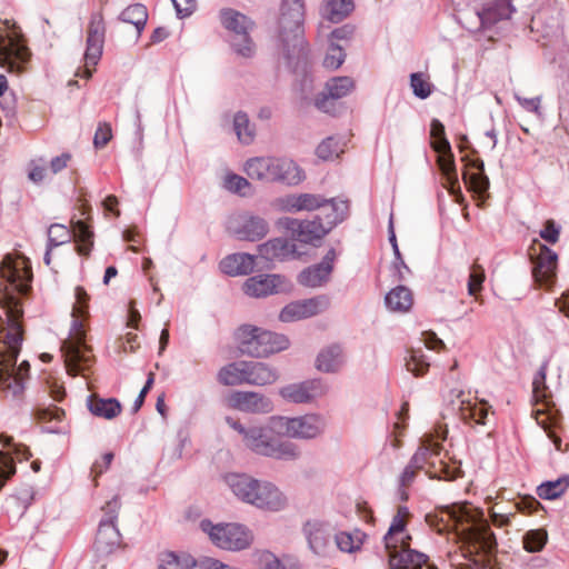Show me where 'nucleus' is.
<instances>
[{"label":"nucleus","mask_w":569,"mask_h":569,"mask_svg":"<svg viewBox=\"0 0 569 569\" xmlns=\"http://www.w3.org/2000/svg\"><path fill=\"white\" fill-rule=\"evenodd\" d=\"M345 49L341 46L331 42L323 59V66L327 69L336 70L345 62Z\"/></svg>","instance_id":"obj_55"},{"label":"nucleus","mask_w":569,"mask_h":569,"mask_svg":"<svg viewBox=\"0 0 569 569\" xmlns=\"http://www.w3.org/2000/svg\"><path fill=\"white\" fill-rule=\"evenodd\" d=\"M342 151L339 141L335 137L322 140L316 149L317 156L322 160H332Z\"/></svg>","instance_id":"obj_52"},{"label":"nucleus","mask_w":569,"mask_h":569,"mask_svg":"<svg viewBox=\"0 0 569 569\" xmlns=\"http://www.w3.org/2000/svg\"><path fill=\"white\" fill-rule=\"evenodd\" d=\"M302 535L309 550L317 557L331 558L335 555V528L325 520L312 518L303 522Z\"/></svg>","instance_id":"obj_14"},{"label":"nucleus","mask_w":569,"mask_h":569,"mask_svg":"<svg viewBox=\"0 0 569 569\" xmlns=\"http://www.w3.org/2000/svg\"><path fill=\"white\" fill-rule=\"evenodd\" d=\"M92 231L81 220L73 224L72 232L60 223H53L48 228V242L49 249H53L64 244L73 237L77 242V249L80 254H88L92 247Z\"/></svg>","instance_id":"obj_16"},{"label":"nucleus","mask_w":569,"mask_h":569,"mask_svg":"<svg viewBox=\"0 0 569 569\" xmlns=\"http://www.w3.org/2000/svg\"><path fill=\"white\" fill-rule=\"evenodd\" d=\"M469 167H472L478 170L475 173H463V180L466 183H469L478 193H485L489 188V179L485 174V163L480 159L470 160L468 163Z\"/></svg>","instance_id":"obj_45"},{"label":"nucleus","mask_w":569,"mask_h":569,"mask_svg":"<svg viewBox=\"0 0 569 569\" xmlns=\"http://www.w3.org/2000/svg\"><path fill=\"white\" fill-rule=\"evenodd\" d=\"M356 88L355 80L348 76L333 77L326 82L325 91L333 99H342Z\"/></svg>","instance_id":"obj_46"},{"label":"nucleus","mask_w":569,"mask_h":569,"mask_svg":"<svg viewBox=\"0 0 569 569\" xmlns=\"http://www.w3.org/2000/svg\"><path fill=\"white\" fill-rule=\"evenodd\" d=\"M87 407L93 416L107 420L116 418L122 410L121 403L116 398L106 399L96 395L87 398Z\"/></svg>","instance_id":"obj_38"},{"label":"nucleus","mask_w":569,"mask_h":569,"mask_svg":"<svg viewBox=\"0 0 569 569\" xmlns=\"http://www.w3.org/2000/svg\"><path fill=\"white\" fill-rule=\"evenodd\" d=\"M224 481L239 500L252 505L254 491L258 488L256 478L246 473H229L224 477Z\"/></svg>","instance_id":"obj_35"},{"label":"nucleus","mask_w":569,"mask_h":569,"mask_svg":"<svg viewBox=\"0 0 569 569\" xmlns=\"http://www.w3.org/2000/svg\"><path fill=\"white\" fill-rule=\"evenodd\" d=\"M548 540V533L543 529H532L523 535V548L528 552H539L543 549Z\"/></svg>","instance_id":"obj_49"},{"label":"nucleus","mask_w":569,"mask_h":569,"mask_svg":"<svg viewBox=\"0 0 569 569\" xmlns=\"http://www.w3.org/2000/svg\"><path fill=\"white\" fill-rule=\"evenodd\" d=\"M515 99L523 110L532 112L537 116H541V97L525 98L518 93H515Z\"/></svg>","instance_id":"obj_60"},{"label":"nucleus","mask_w":569,"mask_h":569,"mask_svg":"<svg viewBox=\"0 0 569 569\" xmlns=\"http://www.w3.org/2000/svg\"><path fill=\"white\" fill-rule=\"evenodd\" d=\"M547 368L548 362L545 361L533 377L532 393L536 401H545L548 397L546 386Z\"/></svg>","instance_id":"obj_53"},{"label":"nucleus","mask_w":569,"mask_h":569,"mask_svg":"<svg viewBox=\"0 0 569 569\" xmlns=\"http://www.w3.org/2000/svg\"><path fill=\"white\" fill-rule=\"evenodd\" d=\"M111 128L108 124H100L94 133L93 144L97 149L103 148L111 139Z\"/></svg>","instance_id":"obj_64"},{"label":"nucleus","mask_w":569,"mask_h":569,"mask_svg":"<svg viewBox=\"0 0 569 569\" xmlns=\"http://www.w3.org/2000/svg\"><path fill=\"white\" fill-rule=\"evenodd\" d=\"M229 407L248 413L266 415L273 410L272 400L254 391H232L228 397Z\"/></svg>","instance_id":"obj_26"},{"label":"nucleus","mask_w":569,"mask_h":569,"mask_svg":"<svg viewBox=\"0 0 569 569\" xmlns=\"http://www.w3.org/2000/svg\"><path fill=\"white\" fill-rule=\"evenodd\" d=\"M386 550L390 569H437L429 563L427 555L409 548V541Z\"/></svg>","instance_id":"obj_25"},{"label":"nucleus","mask_w":569,"mask_h":569,"mask_svg":"<svg viewBox=\"0 0 569 569\" xmlns=\"http://www.w3.org/2000/svg\"><path fill=\"white\" fill-rule=\"evenodd\" d=\"M345 365L343 348L338 343H332L322 348L315 361L318 371L325 373L338 372Z\"/></svg>","instance_id":"obj_34"},{"label":"nucleus","mask_w":569,"mask_h":569,"mask_svg":"<svg viewBox=\"0 0 569 569\" xmlns=\"http://www.w3.org/2000/svg\"><path fill=\"white\" fill-rule=\"evenodd\" d=\"M236 336L240 352L254 358L268 357L289 347V340L284 335L250 325L241 326Z\"/></svg>","instance_id":"obj_9"},{"label":"nucleus","mask_w":569,"mask_h":569,"mask_svg":"<svg viewBox=\"0 0 569 569\" xmlns=\"http://www.w3.org/2000/svg\"><path fill=\"white\" fill-rule=\"evenodd\" d=\"M196 565V559L190 555L164 551L160 553L158 569H192Z\"/></svg>","instance_id":"obj_44"},{"label":"nucleus","mask_w":569,"mask_h":569,"mask_svg":"<svg viewBox=\"0 0 569 569\" xmlns=\"http://www.w3.org/2000/svg\"><path fill=\"white\" fill-rule=\"evenodd\" d=\"M278 226L289 231L296 240L305 243L320 240L330 232L320 216H316L311 220L284 217L278 220Z\"/></svg>","instance_id":"obj_19"},{"label":"nucleus","mask_w":569,"mask_h":569,"mask_svg":"<svg viewBox=\"0 0 569 569\" xmlns=\"http://www.w3.org/2000/svg\"><path fill=\"white\" fill-rule=\"evenodd\" d=\"M121 535L113 521L100 520L94 550L99 556H108L120 546Z\"/></svg>","instance_id":"obj_31"},{"label":"nucleus","mask_w":569,"mask_h":569,"mask_svg":"<svg viewBox=\"0 0 569 569\" xmlns=\"http://www.w3.org/2000/svg\"><path fill=\"white\" fill-rule=\"evenodd\" d=\"M220 19L222 26L233 33L230 42L234 52L240 57L251 58L256 52V46L249 36L254 26L253 21L233 9L221 10Z\"/></svg>","instance_id":"obj_12"},{"label":"nucleus","mask_w":569,"mask_h":569,"mask_svg":"<svg viewBox=\"0 0 569 569\" xmlns=\"http://www.w3.org/2000/svg\"><path fill=\"white\" fill-rule=\"evenodd\" d=\"M299 193H289L276 198L272 201V207L280 212L297 213L300 212Z\"/></svg>","instance_id":"obj_54"},{"label":"nucleus","mask_w":569,"mask_h":569,"mask_svg":"<svg viewBox=\"0 0 569 569\" xmlns=\"http://www.w3.org/2000/svg\"><path fill=\"white\" fill-rule=\"evenodd\" d=\"M305 180L303 170L290 158L274 157L272 183L297 186Z\"/></svg>","instance_id":"obj_32"},{"label":"nucleus","mask_w":569,"mask_h":569,"mask_svg":"<svg viewBox=\"0 0 569 569\" xmlns=\"http://www.w3.org/2000/svg\"><path fill=\"white\" fill-rule=\"evenodd\" d=\"M0 277L4 281L0 288V387L12 397H18L24 389V378L30 365L23 360L17 367V358L23 339V309L20 296L30 289L31 273L23 262L6 257L0 264Z\"/></svg>","instance_id":"obj_1"},{"label":"nucleus","mask_w":569,"mask_h":569,"mask_svg":"<svg viewBox=\"0 0 569 569\" xmlns=\"http://www.w3.org/2000/svg\"><path fill=\"white\" fill-rule=\"evenodd\" d=\"M515 11L511 0H473L459 19L470 32L487 31L498 22L509 20Z\"/></svg>","instance_id":"obj_8"},{"label":"nucleus","mask_w":569,"mask_h":569,"mask_svg":"<svg viewBox=\"0 0 569 569\" xmlns=\"http://www.w3.org/2000/svg\"><path fill=\"white\" fill-rule=\"evenodd\" d=\"M427 521L438 532L453 530L463 543L478 547L489 553L497 547L496 536L490 529L483 512L468 503H452L442 507L439 515H428Z\"/></svg>","instance_id":"obj_2"},{"label":"nucleus","mask_w":569,"mask_h":569,"mask_svg":"<svg viewBox=\"0 0 569 569\" xmlns=\"http://www.w3.org/2000/svg\"><path fill=\"white\" fill-rule=\"evenodd\" d=\"M300 211L318 210L326 204L327 198L317 193H299Z\"/></svg>","instance_id":"obj_57"},{"label":"nucleus","mask_w":569,"mask_h":569,"mask_svg":"<svg viewBox=\"0 0 569 569\" xmlns=\"http://www.w3.org/2000/svg\"><path fill=\"white\" fill-rule=\"evenodd\" d=\"M232 124L237 139L240 143L248 146L253 142L256 137L254 124L250 122L246 112H236L233 116Z\"/></svg>","instance_id":"obj_43"},{"label":"nucleus","mask_w":569,"mask_h":569,"mask_svg":"<svg viewBox=\"0 0 569 569\" xmlns=\"http://www.w3.org/2000/svg\"><path fill=\"white\" fill-rule=\"evenodd\" d=\"M559 234L560 227L553 220H548L540 231V237L549 243H556L559 240Z\"/></svg>","instance_id":"obj_62"},{"label":"nucleus","mask_w":569,"mask_h":569,"mask_svg":"<svg viewBox=\"0 0 569 569\" xmlns=\"http://www.w3.org/2000/svg\"><path fill=\"white\" fill-rule=\"evenodd\" d=\"M431 147L438 153L437 163L446 179L449 192L457 196V199L462 198L450 142L446 137H435L431 138Z\"/></svg>","instance_id":"obj_20"},{"label":"nucleus","mask_w":569,"mask_h":569,"mask_svg":"<svg viewBox=\"0 0 569 569\" xmlns=\"http://www.w3.org/2000/svg\"><path fill=\"white\" fill-rule=\"evenodd\" d=\"M410 517V511L406 506H399L397 513L392 517L388 531L383 536L386 549H392L398 545L408 542L411 537L406 532L407 520Z\"/></svg>","instance_id":"obj_29"},{"label":"nucleus","mask_w":569,"mask_h":569,"mask_svg":"<svg viewBox=\"0 0 569 569\" xmlns=\"http://www.w3.org/2000/svg\"><path fill=\"white\" fill-rule=\"evenodd\" d=\"M223 187L232 192L242 197L248 196L251 191V183L244 177L236 173H228L223 179Z\"/></svg>","instance_id":"obj_51"},{"label":"nucleus","mask_w":569,"mask_h":569,"mask_svg":"<svg viewBox=\"0 0 569 569\" xmlns=\"http://www.w3.org/2000/svg\"><path fill=\"white\" fill-rule=\"evenodd\" d=\"M429 361L421 349L411 351L410 357L406 359V368L416 377L423 376L429 369Z\"/></svg>","instance_id":"obj_50"},{"label":"nucleus","mask_w":569,"mask_h":569,"mask_svg":"<svg viewBox=\"0 0 569 569\" xmlns=\"http://www.w3.org/2000/svg\"><path fill=\"white\" fill-rule=\"evenodd\" d=\"M440 450L441 446L439 442L433 441L431 438H426L409 462L420 470L426 465H433V458L439 456Z\"/></svg>","instance_id":"obj_42"},{"label":"nucleus","mask_w":569,"mask_h":569,"mask_svg":"<svg viewBox=\"0 0 569 569\" xmlns=\"http://www.w3.org/2000/svg\"><path fill=\"white\" fill-rule=\"evenodd\" d=\"M200 528L208 533L210 540L220 549L240 551L250 547L253 541L252 532L240 523H218L202 520Z\"/></svg>","instance_id":"obj_10"},{"label":"nucleus","mask_w":569,"mask_h":569,"mask_svg":"<svg viewBox=\"0 0 569 569\" xmlns=\"http://www.w3.org/2000/svg\"><path fill=\"white\" fill-rule=\"evenodd\" d=\"M353 9V0H325L320 8V14L323 19L338 23L346 19Z\"/></svg>","instance_id":"obj_39"},{"label":"nucleus","mask_w":569,"mask_h":569,"mask_svg":"<svg viewBox=\"0 0 569 569\" xmlns=\"http://www.w3.org/2000/svg\"><path fill=\"white\" fill-rule=\"evenodd\" d=\"M483 280V269L479 266H473L468 280V292L470 296H475L479 290H481Z\"/></svg>","instance_id":"obj_59"},{"label":"nucleus","mask_w":569,"mask_h":569,"mask_svg":"<svg viewBox=\"0 0 569 569\" xmlns=\"http://www.w3.org/2000/svg\"><path fill=\"white\" fill-rule=\"evenodd\" d=\"M329 306L330 300L325 295L293 301L283 307L279 315V319L282 322L299 321L326 311Z\"/></svg>","instance_id":"obj_21"},{"label":"nucleus","mask_w":569,"mask_h":569,"mask_svg":"<svg viewBox=\"0 0 569 569\" xmlns=\"http://www.w3.org/2000/svg\"><path fill=\"white\" fill-rule=\"evenodd\" d=\"M279 379L272 366L260 361H234L223 366L218 372V381L223 386H268Z\"/></svg>","instance_id":"obj_6"},{"label":"nucleus","mask_w":569,"mask_h":569,"mask_svg":"<svg viewBox=\"0 0 569 569\" xmlns=\"http://www.w3.org/2000/svg\"><path fill=\"white\" fill-rule=\"evenodd\" d=\"M303 17L302 0H282L276 47L279 57L293 71L307 59Z\"/></svg>","instance_id":"obj_3"},{"label":"nucleus","mask_w":569,"mask_h":569,"mask_svg":"<svg viewBox=\"0 0 569 569\" xmlns=\"http://www.w3.org/2000/svg\"><path fill=\"white\" fill-rule=\"evenodd\" d=\"M338 257L336 249L330 248L319 263L303 269L298 274V282L307 288H320L329 280Z\"/></svg>","instance_id":"obj_24"},{"label":"nucleus","mask_w":569,"mask_h":569,"mask_svg":"<svg viewBox=\"0 0 569 569\" xmlns=\"http://www.w3.org/2000/svg\"><path fill=\"white\" fill-rule=\"evenodd\" d=\"M258 256L268 261H283L297 258L299 253L293 242L284 238H273L258 246Z\"/></svg>","instance_id":"obj_30"},{"label":"nucleus","mask_w":569,"mask_h":569,"mask_svg":"<svg viewBox=\"0 0 569 569\" xmlns=\"http://www.w3.org/2000/svg\"><path fill=\"white\" fill-rule=\"evenodd\" d=\"M229 230L239 240L254 242L268 234L269 223L260 216L242 212L230 219Z\"/></svg>","instance_id":"obj_18"},{"label":"nucleus","mask_w":569,"mask_h":569,"mask_svg":"<svg viewBox=\"0 0 569 569\" xmlns=\"http://www.w3.org/2000/svg\"><path fill=\"white\" fill-rule=\"evenodd\" d=\"M290 282L281 274H258L250 277L243 284V291L247 296L262 298L270 295H277L289 290Z\"/></svg>","instance_id":"obj_22"},{"label":"nucleus","mask_w":569,"mask_h":569,"mask_svg":"<svg viewBox=\"0 0 569 569\" xmlns=\"http://www.w3.org/2000/svg\"><path fill=\"white\" fill-rule=\"evenodd\" d=\"M328 392V386L321 379H308L281 387L279 396L289 403H311Z\"/></svg>","instance_id":"obj_17"},{"label":"nucleus","mask_w":569,"mask_h":569,"mask_svg":"<svg viewBox=\"0 0 569 569\" xmlns=\"http://www.w3.org/2000/svg\"><path fill=\"white\" fill-rule=\"evenodd\" d=\"M0 442L8 448L7 452L0 453V490L7 480L16 473L14 459L21 461L27 460L31 455L29 449L20 443H16L11 436L1 433Z\"/></svg>","instance_id":"obj_27"},{"label":"nucleus","mask_w":569,"mask_h":569,"mask_svg":"<svg viewBox=\"0 0 569 569\" xmlns=\"http://www.w3.org/2000/svg\"><path fill=\"white\" fill-rule=\"evenodd\" d=\"M179 18L189 17L197 7L196 0H171Z\"/></svg>","instance_id":"obj_63"},{"label":"nucleus","mask_w":569,"mask_h":569,"mask_svg":"<svg viewBox=\"0 0 569 569\" xmlns=\"http://www.w3.org/2000/svg\"><path fill=\"white\" fill-rule=\"evenodd\" d=\"M119 19L122 22L133 24L138 34H140L148 20L147 8L141 3L131 4L120 13Z\"/></svg>","instance_id":"obj_47"},{"label":"nucleus","mask_w":569,"mask_h":569,"mask_svg":"<svg viewBox=\"0 0 569 569\" xmlns=\"http://www.w3.org/2000/svg\"><path fill=\"white\" fill-rule=\"evenodd\" d=\"M569 488V477H561L557 480L547 481L537 488L541 499L553 500L559 498Z\"/></svg>","instance_id":"obj_48"},{"label":"nucleus","mask_w":569,"mask_h":569,"mask_svg":"<svg viewBox=\"0 0 569 569\" xmlns=\"http://www.w3.org/2000/svg\"><path fill=\"white\" fill-rule=\"evenodd\" d=\"M121 507L119 496H113L106 505L102 507V511L104 512V517L101 520H110L116 523L118 518V511Z\"/></svg>","instance_id":"obj_61"},{"label":"nucleus","mask_w":569,"mask_h":569,"mask_svg":"<svg viewBox=\"0 0 569 569\" xmlns=\"http://www.w3.org/2000/svg\"><path fill=\"white\" fill-rule=\"evenodd\" d=\"M446 403L452 413L459 416L463 421L472 420L482 426L488 423L490 406L483 400L478 401L477 398H472L470 391L451 389L446 397Z\"/></svg>","instance_id":"obj_15"},{"label":"nucleus","mask_w":569,"mask_h":569,"mask_svg":"<svg viewBox=\"0 0 569 569\" xmlns=\"http://www.w3.org/2000/svg\"><path fill=\"white\" fill-rule=\"evenodd\" d=\"M322 222L331 231L336 226L343 222L349 216V201L337 197L327 199L326 204L320 208Z\"/></svg>","instance_id":"obj_37"},{"label":"nucleus","mask_w":569,"mask_h":569,"mask_svg":"<svg viewBox=\"0 0 569 569\" xmlns=\"http://www.w3.org/2000/svg\"><path fill=\"white\" fill-rule=\"evenodd\" d=\"M272 433L276 432L271 430L269 420L267 427L250 426L243 443L254 455L274 460L297 461L302 457V451L296 442L277 438Z\"/></svg>","instance_id":"obj_5"},{"label":"nucleus","mask_w":569,"mask_h":569,"mask_svg":"<svg viewBox=\"0 0 569 569\" xmlns=\"http://www.w3.org/2000/svg\"><path fill=\"white\" fill-rule=\"evenodd\" d=\"M257 256L236 252L228 254L220 261V270L231 277L250 274L256 267Z\"/></svg>","instance_id":"obj_33"},{"label":"nucleus","mask_w":569,"mask_h":569,"mask_svg":"<svg viewBox=\"0 0 569 569\" xmlns=\"http://www.w3.org/2000/svg\"><path fill=\"white\" fill-rule=\"evenodd\" d=\"M410 87L413 94L419 99H427L431 94V84L423 78L422 73H411Z\"/></svg>","instance_id":"obj_56"},{"label":"nucleus","mask_w":569,"mask_h":569,"mask_svg":"<svg viewBox=\"0 0 569 569\" xmlns=\"http://www.w3.org/2000/svg\"><path fill=\"white\" fill-rule=\"evenodd\" d=\"M412 293L405 286H397L385 297V303L390 311L406 312L412 306Z\"/></svg>","instance_id":"obj_41"},{"label":"nucleus","mask_w":569,"mask_h":569,"mask_svg":"<svg viewBox=\"0 0 569 569\" xmlns=\"http://www.w3.org/2000/svg\"><path fill=\"white\" fill-rule=\"evenodd\" d=\"M557 262L558 254L542 244L532 271L535 280L540 284L551 286L556 278Z\"/></svg>","instance_id":"obj_28"},{"label":"nucleus","mask_w":569,"mask_h":569,"mask_svg":"<svg viewBox=\"0 0 569 569\" xmlns=\"http://www.w3.org/2000/svg\"><path fill=\"white\" fill-rule=\"evenodd\" d=\"M257 486L251 506L270 512H279L287 508L288 497L273 482L257 479Z\"/></svg>","instance_id":"obj_23"},{"label":"nucleus","mask_w":569,"mask_h":569,"mask_svg":"<svg viewBox=\"0 0 569 569\" xmlns=\"http://www.w3.org/2000/svg\"><path fill=\"white\" fill-rule=\"evenodd\" d=\"M315 106L325 113L336 114L337 112V99L331 98L325 90L316 97Z\"/></svg>","instance_id":"obj_58"},{"label":"nucleus","mask_w":569,"mask_h":569,"mask_svg":"<svg viewBox=\"0 0 569 569\" xmlns=\"http://www.w3.org/2000/svg\"><path fill=\"white\" fill-rule=\"evenodd\" d=\"M366 537V533L359 529L353 531H335V551L355 553L361 549Z\"/></svg>","instance_id":"obj_40"},{"label":"nucleus","mask_w":569,"mask_h":569,"mask_svg":"<svg viewBox=\"0 0 569 569\" xmlns=\"http://www.w3.org/2000/svg\"><path fill=\"white\" fill-rule=\"evenodd\" d=\"M106 27L101 13H92L90 17L86 50L83 54V69L77 71L76 76L90 79L96 66L99 63L104 46Z\"/></svg>","instance_id":"obj_13"},{"label":"nucleus","mask_w":569,"mask_h":569,"mask_svg":"<svg viewBox=\"0 0 569 569\" xmlns=\"http://www.w3.org/2000/svg\"><path fill=\"white\" fill-rule=\"evenodd\" d=\"M271 430L280 437L311 441L321 438L328 427L327 419L318 412H308L300 416H271L269 418Z\"/></svg>","instance_id":"obj_7"},{"label":"nucleus","mask_w":569,"mask_h":569,"mask_svg":"<svg viewBox=\"0 0 569 569\" xmlns=\"http://www.w3.org/2000/svg\"><path fill=\"white\" fill-rule=\"evenodd\" d=\"M274 157L261 156L249 158L243 163V171L252 179L263 183H272Z\"/></svg>","instance_id":"obj_36"},{"label":"nucleus","mask_w":569,"mask_h":569,"mask_svg":"<svg viewBox=\"0 0 569 569\" xmlns=\"http://www.w3.org/2000/svg\"><path fill=\"white\" fill-rule=\"evenodd\" d=\"M76 303L72 309V321L69 336L61 345L66 368L69 375L84 376L92 363L90 348L86 345V331L82 319L88 315L89 296L81 287L76 288Z\"/></svg>","instance_id":"obj_4"},{"label":"nucleus","mask_w":569,"mask_h":569,"mask_svg":"<svg viewBox=\"0 0 569 569\" xmlns=\"http://www.w3.org/2000/svg\"><path fill=\"white\" fill-rule=\"evenodd\" d=\"M12 27L9 20L0 21V66L10 72H21L30 59V51Z\"/></svg>","instance_id":"obj_11"}]
</instances>
